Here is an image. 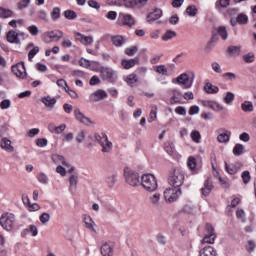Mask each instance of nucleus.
<instances>
[{"instance_id":"1","label":"nucleus","mask_w":256,"mask_h":256,"mask_svg":"<svg viewBox=\"0 0 256 256\" xmlns=\"http://www.w3.org/2000/svg\"><path fill=\"white\" fill-rule=\"evenodd\" d=\"M195 81V73L186 72L180 74L177 78L172 79V83L179 85L182 89H191Z\"/></svg>"},{"instance_id":"2","label":"nucleus","mask_w":256,"mask_h":256,"mask_svg":"<svg viewBox=\"0 0 256 256\" xmlns=\"http://www.w3.org/2000/svg\"><path fill=\"white\" fill-rule=\"evenodd\" d=\"M168 183L171 187L181 189L183 183H185V173L179 168L172 169L168 176Z\"/></svg>"},{"instance_id":"3","label":"nucleus","mask_w":256,"mask_h":256,"mask_svg":"<svg viewBox=\"0 0 256 256\" xmlns=\"http://www.w3.org/2000/svg\"><path fill=\"white\" fill-rule=\"evenodd\" d=\"M140 185L148 193H154V191H157L159 187L157 178L153 174H143L141 176Z\"/></svg>"},{"instance_id":"4","label":"nucleus","mask_w":256,"mask_h":256,"mask_svg":"<svg viewBox=\"0 0 256 256\" xmlns=\"http://www.w3.org/2000/svg\"><path fill=\"white\" fill-rule=\"evenodd\" d=\"M0 225L5 231H13L17 225V217L13 213H3L0 217Z\"/></svg>"},{"instance_id":"5","label":"nucleus","mask_w":256,"mask_h":256,"mask_svg":"<svg viewBox=\"0 0 256 256\" xmlns=\"http://www.w3.org/2000/svg\"><path fill=\"white\" fill-rule=\"evenodd\" d=\"M96 73H100L103 81H107L108 83H115L117 80V73L111 67L101 66L100 69H93Z\"/></svg>"},{"instance_id":"6","label":"nucleus","mask_w":256,"mask_h":256,"mask_svg":"<svg viewBox=\"0 0 256 256\" xmlns=\"http://www.w3.org/2000/svg\"><path fill=\"white\" fill-rule=\"evenodd\" d=\"M29 37L25 32L21 31H15V30H10L6 34V39L8 43H12L14 45H21V41H25Z\"/></svg>"},{"instance_id":"7","label":"nucleus","mask_w":256,"mask_h":256,"mask_svg":"<svg viewBox=\"0 0 256 256\" xmlns=\"http://www.w3.org/2000/svg\"><path fill=\"white\" fill-rule=\"evenodd\" d=\"M95 139L102 147V153H111L113 151V142L109 141L107 134H96Z\"/></svg>"},{"instance_id":"8","label":"nucleus","mask_w":256,"mask_h":256,"mask_svg":"<svg viewBox=\"0 0 256 256\" xmlns=\"http://www.w3.org/2000/svg\"><path fill=\"white\" fill-rule=\"evenodd\" d=\"M182 193L181 188L172 186L164 190V199L166 203H175Z\"/></svg>"},{"instance_id":"9","label":"nucleus","mask_w":256,"mask_h":256,"mask_svg":"<svg viewBox=\"0 0 256 256\" xmlns=\"http://www.w3.org/2000/svg\"><path fill=\"white\" fill-rule=\"evenodd\" d=\"M63 31L61 30H52L47 31L42 35V39L44 43H57V41H61L63 39Z\"/></svg>"},{"instance_id":"10","label":"nucleus","mask_w":256,"mask_h":256,"mask_svg":"<svg viewBox=\"0 0 256 256\" xmlns=\"http://www.w3.org/2000/svg\"><path fill=\"white\" fill-rule=\"evenodd\" d=\"M124 177L126 183L131 187H137L141 181L139 180V173L131 170L129 167L124 168Z\"/></svg>"},{"instance_id":"11","label":"nucleus","mask_w":256,"mask_h":256,"mask_svg":"<svg viewBox=\"0 0 256 256\" xmlns=\"http://www.w3.org/2000/svg\"><path fill=\"white\" fill-rule=\"evenodd\" d=\"M147 3V0H114L110 5L116 7H141Z\"/></svg>"},{"instance_id":"12","label":"nucleus","mask_w":256,"mask_h":256,"mask_svg":"<svg viewBox=\"0 0 256 256\" xmlns=\"http://www.w3.org/2000/svg\"><path fill=\"white\" fill-rule=\"evenodd\" d=\"M207 234L201 240V243H207L208 245H213L215 243V239H217V234H215V228L211 224H206L205 226Z\"/></svg>"},{"instance_id":"13","label":"nucleus","mask_w":256,"mask_h":256,"mask_svg":"<svg viewBox=\"0 0 256 256\" xmlns=\"http://www.w3.org/2000/svg\"><path fill=\"white\" fill-rule=\"evenodd\" d=\"M12 72L19 77V79H26L27 70L25 69V62H20L12 66Z\"/></svg>"},{"instance_id":"14","label":"nucleus","mask_w":256,"mask_h":256,"mask_svg":"<svg viewBox=\"0 0 256 256\" xmlns=\"http://www.w3.org/2000/svg\"><path fill=\"white\" fill-rule=\"evenodd\" d=\"M167 93L170 96V105H177L181 103V99L183 97V94H181V91L177 89H168Z\"/></svg>"},{"instance_id":"15","label":"nucleus","mask_w":256,"mask_h":256,"mask_svg":"<svg viewBox=\"0 0 256 256\" xmlns=\"http://www.w3.org/2000/svg\"><path fill=\"white\" fill-rule=\"evenodd\" d=\"M75 119L79 121V123H82L83 125H93V121L91 118L85 116L83 112H81V109L76 108L74 110Z\"/></svg>"},{"instance_id":"16","label":"nucleus","mask_w":256,"mask_h":256,"mask_svg":"<svg viewBox=\"0 0 256 256\" xmlns=\"http://www.w3.org/2000/svg\"><path fill=\"white\" fill-rule=\"evenodd\" d=\"M103 99H107V92H105V90H102V89H98L89 95V100L92 103L103 101Z\"/></svg>"},{"instance_id":"17","label":"nucleus","mask_w":256,"mask_h":256,"mask_svg":"<svg viewBox=\"0 0 256 256\" xmlns=\"http://www.w3.org/2000/svg\"><path fill=\"white\" fill-rule=\"evenodd\" d=\"M187 167L190 169L192 175H198V173H201V166L197 165V159L193 156L188 158Z\"/></svg>"},{"instance_id":"18","label":"nucleus","mask_w":256,"mask_h":256,"mask_svg":"<svg viewBox=\"0 0 256 256\" xmlns=\"http://www.w3.org/2000/svg\"><path fill=\"white\" fill-rule=\"evenodd\" d=\"M215 189V186L213 185V181L211 179H206L204 181V186L201 188V195L202 197H209L211 195V191Z\"/></svg>"},{"instance_id":"19","label":"nucleus","mask_w":256,"mask_h":256,"mask_svg":"<svg viewBox=\"0 0 256 256\" xmlns=\"http://www.w3.org/2000/svg\"><path fill=\"white\" fill-rule=\"evenodd\" d=\"M75 39L76 41H79L82 45H93V36H85L84 34L80 32L75 33Z\"/></svg>"},{"instance_id":"20","label":"nucleus","mask_w":256,"mask_h":256,"mask_svg":"<svg viewBox=\"0 0 256 256\" xmlns=\"http://www.w3.org/2000/svg\"><path fill=\"white\" fill-rule=\"evenodd\" d=\"M69 191L72 195H75V193H77V184L79 183V175L77 174H72L69 177Z\"/></svg>"},{"instance_id":"21","label":"nucleus","mask_w":256,"mask_h":256,"mask_svg":"<svg viewBox=\"0 0 256 256\" xmlns=\"http://www.w3.org/2000/svg\"><path fill=\"white\" fill-rule=\"evenodd\" d=\"M65 129H67V125L65 124H60L59 126H55L53 123L48 124V131L56 135H61Z\"/></svg>"},{"instance_id":"22","label":"nucleus","mask_w":256,"mask_h":256,"mask_svg":"<svg viewBox=\"0 0 256 256\" xmlns=\"http://www.w3.org/2000/svg\"><path fill=\"white\" fill-rule=\"evenodd\" d=\"M161 15H163V11L159 8L153 10L147 15V22L153 23V21H157V19H161Z\"/></svg>"},{"instance_id":"23","label":"nucleus","mask_w":256,"mask_h":256,"mask_svg":"<svg viewBox=\"0 0 256 256\" xmlns=\"http://www.w3.org/2000/svg\"><path fill=\"white\" fill-rule=\"evenodd\" d=\"M101 254L103 256H113V243L106 242L101 246Z\"/></svg>"},{"instance_id":"24","label":"nucleus","mask_w":256,"mask_h":256,"mask_svg":"<svg viewBox=\"0 0 256 256\" xmlns=\"http://www.w3.org/2000/svg\"><path fill=\"white\" fill-rule=\"evenodd\" d=\"M41 101L45 105V107H48V109H53V107H55V105L57 104V99L51 96H44L41 98Z\"/></svg>"},{"instance_id":"25","label":"nucleus","mask_w":256,"mask_h":256,"mask_svg":"<svg viewBox=\"0 0 256 256\" xmlns=\"http://www.w3.org/2000/svg\"><path fill=\"white\" fill-rule=\"evenodd\" d=\"M199 256H217V250L212 246H206L200 249Z\"/></svg>"},{"instance_id":"26","label":"nucleus","mask_w":256,"mask_h":256,"mask_svg":"<svg viewBox=\"0 0 256 256\" xmlns=\"http://www.w3.org/2000/svg\"><path fill=\"white\" fill-rule=\"evenodd\" d=\"M0 146L2 149H4V151H7L8 153H13V151H15V148L13 145H11V140L7 138H2Z\"/></svg>"},{"instance_id":"27","label":"nucleus","mask_w":256,"mask_h":256,"mask_svg":"<svg viewBox=\"0 0 256 256\" xmlns=\"http://www.w3.org/2000/svg\"><path fill=\"white\" fill-rule=\"evenodd\" d=\"M84 223H85L86 229H89L93 233H97V229H95V227H97V224H95V221H93V218H91V216L85 217Z\"/></svg>"},{"instance_id":"28","label":"nucleus","mask_w":256,"mask_h":256,"mask_svg":"<svg viewBox=\"0 0 256 256\" xmlns=\"http://www.w3.org/2000/svg\"><path fill=\"white\" fill-rule=\"evenodd\" d=\"M23 235H31L32 237H37L39 235V229L36 225H29L26 229L23 230Z\"/></svg>"},{"instance_id":"29","label":"nucleus","mask_w":256,"mask_h":256,"mask_svg":"<svg viewBox=\"0 0 256 256\" xmlns=\"http://www.w3.org/2000/svg\"><path fill=\"white\" fill-rule=\"evenodd\" d=\"M111 39L115 47H123V44L127 42V39L122 35L112 36Z\"/></svg>"},{"instance_id":"30","label":"nucleus","mask_w":256,"mask_h":256,"mask_svg":"<svg viewBox=\"0 0 256 256\" xmlns=\"http://www.w3.org/2000/svg\"><path fill=\"white\" fill-rule=\"evenodd\" d=\"M137 63H139V59L138 58H134V59H123L121 62V65L124 69H132V67L134 65H137Z\"/></svg>"},{"instance_id":"31","label":"nucleus","mask_w":256,"mask_h":256,"mask_svg":"<svg viewBox=\"0 0 256 256\" xmlns=\"http://www.w3.org/2000/svg\"><path fill=\"white\" fill-rule=\"evenodd\" d=\"M216 35L221 37L223 41H227L229 37V33L227 32V28L225 26H219L216 28Z\"/></svg>"},{"instance_id":"32","label":"nucleus","mask_w":256,"mask_h":256,"mask_svg":"<svg viewBox=\"0 0 256 256\" xmlns=\"http://www.w3.org/2000/svg\"><path fill=\"white\" fill-rule=\"evenodd\" d=\"M241 109L244 113H253L255 111V106H253V102L246 100L241 104Z\"/></svg>"},{"instance_id":"33","label":"nucleus","mask_w":256,"mask_h":256,"mask_svg":"<svg viewBox=\"0 0 256 256\" xmlns=\"http://www.w3.org/2000/svg\"><path fill=\"white\" fill-rule=\"evenodd\" d=\"M52 161L56 165H64V167H69V163H67V161H65V157H63L59 154L52 155Z\"/></svg>"},{"instance_id":"34","label":"nucleus","mask_w":256,"mask_h":256,"mask_svg":"<svg viewBox=\"0 0 256 256\" xmlns=\"http://www.w3.org/2000/svg\"><path fill=\"white\" fill-rule=\"evenodd\" d=\"M204 91L208 95H215L216 93H219V87L212 85L210 82H208L204 86Z\"/></svg>"},{"instance_id":"35","label":"nucleus","mask_w":256,"mask_h":256,"mask_svg":"<svg viewBox=\"0 0 256 256\" xmlns=\"http://www.w3.org/2000/svg\"><path fill=\"white\" fill-rule=\"evenodd\" d=\"M105 183L109 189H113V187H115V183H117V174H110L106 176Z\"/></svg>"},{"instance_id":"36","label":"nucleus","mask_w":256,"mask_h":256,"mask_svg":"<svg viewBox=\"0 0 256 256\" xmlns=\"http://www.w3.org/2000/svg\"><path fill=\"white\" fill-rule=\"evenodd\" d=\"M148 201L150 205H159V203L161 202V193L156 192L154 194H151L150 196H148Z\"/></svg>"},{"instance_id":"37","label":"nucleus","mask_w":256,"mask_h":256,"mask_svg":"<svg viewBox=\"0 0 256 256\" xmlns=\"http://www.w3.org/2000/svg\"><path fill=\"white\" fill-rule=\"evenodd\" d=\"M124 81H126L129 87H135V84L139 81V78H137V74L132 73L126 76Z\"/></svg>"},{"instance_id":"38","label":"nucleus","mask_w":256,"mask_h":256,"mask_svg":"<svg viewBox=\"0 0 256 256\" xmlns=\"http://www.w3.org/2000/svg\"><path fill=\"white\" fill-rule=\"evenodd\" d=\"M230 139H231V132L230 131L220 133L217 136L218 143H229Z\"/></svg>"},{"instance_id":"39","label":"nucleus","mask_w":256,"mask_h":256,"mask_svg":"<svg viewBox=\"0 0 256 256\" xmlns=\"http://www.w3.org/2000/svg\"><path fill=\"white\" fill-rule=\"evenodd\" d=\"M227 53L231 57H239V55H241V46H229L227 48Z\"/></svg>"},{"instance_id":"40","label":"nucleus","mask_w":256,"mask_h":256,"mask_svg":"<svg viewBox=\"0 0 256 256\" xmlns=\"http://www.w3.org/2000/svg\"><path fill=\"white\" fill-rule=\"evenodd\" d=\"M122 23L127 25V27H133L135 25V19L129 14H122Z\"/></svg>"},{"instance_id":"41","label":"nucleus","mask_w":256,"mask_h":256,"mask_svg":"<svg viewBox=\"0 0 256 256\" xmlns=\"http://www.w3.org/2000/svg\"><path fill=\"white\" fill-rule=\"evenodd\" d=\"M231 5V0H217L215 2V9L221 11V9H227Z\"/></svg>"},{"instance_id":"42","label":"nucleus","mask_w":256,"mask_h":256,"mask_svg":"<svg viewBox=\"0 0 256 256\" xmlns=\"http://www.w3.org/2000/svg\"><path fill=\"white\" fill-rule=\"evenodd\" d=\"M154 71L158 73V75H163L164 77H169V70L167 69V66L165 65H158L155 66Z\"/></svg>"},{"instance_id":"43","label":"nucleus","mask_w":256,"mask_h":256,"mask_svg":"<svg viewBox=\"0 0 256 256\" xmlns=\"http://www.w3.org/2000/svg\"><path fill=\"white\" fill-rule=\"evenodd\" d=\"M164 151L172 157V155H175V144L173 142L164 143Z\"/></svg>"},{"instance_id":"44","label":"nucleus","mask_w":256,"mask_h":256,"mask_svg":"<svg viewBox=\"0 0 256 256\" xmlns=\"http://www.w3.org/2000/svg\"><path fill=\"white\" fill-rule=\"evenodd\" d=\"M177 37V32L173 30H167L162 36V41H171V39H175Z\"/></svg>"},{"instance_id":"45","label":"nucleus","mask_w":256,"mask_h":256,"mask_svg":"<svg viewBox=\"0 0 256 256\" xmlns=\"http://www.w3.org/2000/svg\"><path fill=\"white\" fill-rule=\"evenodd\" d=\"M36 179L38 183H41L42 185H47L49 183V177H47V174L43 172H39L36 176Z\"/></svg>"},{"instance_id":"46","label":"nucleus","mask_w":256,"mask_h":256,"mask_svg":"<svg viewBox=\"0 0 256 256\" xmlns=\"http://www.w3.org/2000/svg\"><path fill=\"white\" fill-rule=\"evenodd\" d=\"M9 17H13V12L10 9L0 7V18L9 19Z\"/></svg>"},{"instance_id":"47","label":"nucleus","mask_w":256,"mask_h":256,"mask_svg":"<svg viewBox=\"0 0 256 256\" xmlns=\"http://www.w3.org/2000/svg\"><path fill=\"white\" fill-rule=\"evenodd\" d=\"M31 5V0H19L16 4V7L19 11H23V9H27Z\"/></svg>"},{"instance_id":"48","label":"nucleus","mask_w":256,"mask_h":256,"mask_svg":"<svg viewBox=\"0 0 256 256\" xmlns=\"http://www.w3.org/2000/svg\"><path fill=\"white\" fill-rule=\"evenodd\" d=\"M223 101L224 103H226V105H231V103L235 101V94H233L232 92H226L223 97Z\"/></svg>"},{"instance_id":"49","label":"nucleus","mask_w":256,"mask_h":256,"mask_svg":"<svg viewBox=\"0 0 256 256\" xmlns=\"http://www.w3.org/2000/svg\"><path fill=\"white\" fill-rule=\"evenodd\" d=\"M233 153L236 157L243 155V153H245V146L242 144H236L233 148Z\"/></svg>"},{"instance_id":"50","label":"nucleus","mask_w":256,"mask_h":256,"mask_svg":"<svg viewBox=\"0 0 256 256\" xmlns=\"http://www.w3.org/2000/svg\"><path fill=\"white\" fill-rule=\"evenodd\" d=\"M225 171L228 172L229 175H235V173H237V166L225 162Z\"/></svg>"},{"instance_id":"51","label":"nucleus","mask_w":256,"mask_h":256,"mask_svg":"<svg viewBox=\"0 0 256 256\" xmlns=\"http://www.w3.org/2000/svg\"><path fill=\"white\" fill-rule=\"evenodd\" d=\"M236 21L237 23H239V25H247V23L249 22V17L241 13V14H238V16L236 17Z\"/></svg>"},{"instance_id":"52","label":"nucleus","mask_w":256,"mask_h":256,"mask_svg":"<svg viewBox=\"0 0 256 256\" xmlns=\"http://www.w3.org/2000/svg\"><path fill=\"white\" fill-rule=\"evenodd\" d=\"M198 11L197 6L195 5H190L186 8V13L189 17H195Z\"/></svg>"},{"instance_id":"53","label":"nucleus","mask_w":256,"mask_h":256,"mask_svg":"<svg viewBox=\"0 0 256 256\" xmlns=\"http://www.w3.org/2000/svg\"><path fill=\"white\" fill-rule=\"evenodd\" d=\"M190 137L194 143H201V133L197 130H193L190 133Z\"/></svg>"},{"instance_id":"54","label":"nucleus","mask_w":256,"mask_h":256,"mask_svg":"<svg viewBox=\"0 0 256 256\" xmlns=\"http://www.w3.org/2000/svg\"><path fill=\"white\" fill-rule=\"evenodd\" d=\"M64 17L69 21H73L74 19H77V13L73 10H65Z\"/></svg>"},{"instance_id":"55","label":"nucleus","mask_w":256,"mask_h":256,"mask_svg":"<svg viewBox=\"0 0 256 256\" xmlns=\"http://www.w3.org/2000/svg\"><path fill=\"white\" fill-rule=\"evenodd\" d=\"M61 17V8L54 7L51 12V19L53 21H57Z\"/></svg>"},{"instance_id":"56","label":"nucleus","mask_w":256,"mask_h":256,"mask_svg":"<svg viewBox=\"0 0 256 256\" xmlns=\"http://www.w3.org/2000/svg\"><path fill=\"white\" fill-rule=\"evenodd\" d=\"M139 50V48H137V46H131L128 47L124 50L125 55H127L128 57H133V55Z\"/></svg>"},{"instance_id":"57","label":"nucleus","mask_w":256,"mask_h":256,"mask_svg":"<svg viewBox=\"0 0 256 256\" xmlns=\"http://www.w3.org/2000/svg\"><path fill=\"white\" fill-rule=\"evenodd\" d=\"M236 217L237 219H239V221H241L242 223H245V221H247L246 215H245V210L243 209H238L236 211Z\"/></svg>"},{"instance_id":"58","label":"nucleus","mask_w":256,"mask_h":256,"mask_svg":"<svg viewBox=\"0 0 256 256\" xmlns=\"http://www.w3.org/2000/svg\"><path fill=\"white\" fill-rule=\"evenodd\" d=\"M210 109H212V111L221 112L225 109V107H223V105L219 104V102H216V101L212 100V104L210 106Z\"/></svg>"},{"instance_id":"59","label":"nucleus","mask_w":256,"mask_h":256,"mask_svg":"<svg viewBox=\"0 0 256 256\" xmlns=\"http://www.w3.org/2000/svg\"><path fill=\"white\" fill-rule=\"evenodd\" d=\"M242 181L244 185H247L251 181V173L249 171H243L241 174Z\"/></svg>"},{"instance_id":"60","label":"nucleus","mask_w":256,"mask_h":256,"mask_svg":"<svg viewBox=\"0 0 256 256\" xmlns=\"http://www.w3.org/2000/svg\"><path fill=\"white\" fill-rule=\"evenodd\" d=\"M27 31H29L30 35H32L33 37H37V35H39V27H37L36 25L28 26Z\"/></svg>"},{"instance_id":"61","label":"nucleus","mask_w":256,"mask_h":256,"mask_svg":"<svg viewBox=\"0 0 256 256\" xmlns=\"http://www.w3.org/2000/svg\"><path fill=\"white\" fill-rule=\"evenodd\" d=\"M222 77L225 81H235L237 79V75L233 72L224 73Z\"/></svg>"},{"instance_id":"62","label":"nucleus","mask_w":256,"mask_h":256,"mask_svg":"<svg viewBox=\"0 0 256 256\" xmlns=\"http://www.w3.org/2000/svg\"><path fill=\"white\" fill-rule=\"evenodd\" d=\"M243 61H245V63H253V61H255V54L253 52L245 54L243 56Z\"/></svg>"},{"instance_id":"63","label":"nucleus","mask_w":256,"mask_h":256,"mask_svg":"<svg viewBox=\"0 0 256 256\" xmlns=\"http://www.w3.org/2000/svg\"><path fill=\"white\" fill-rule=\"evenodd\" d=\"M78 63L80 67H83L84 69H90L91 67V61L85 58H81Z\"/></svg>"},{"instance_id":"64","label":"nucleus","mask_w":256,"mask_h":256,"mask_svg":"<svg viewBox=\"0 0 256 256\" xmlns=\"http://www.w3.org/2000/svg\"><path fill=\"white\" fill-rule=\"evenodd\" d=\"M37 53H39V46H35L29 51L28 60L33 61V58L35 57V55H37Z\"/></svg>"}]
</instances>
